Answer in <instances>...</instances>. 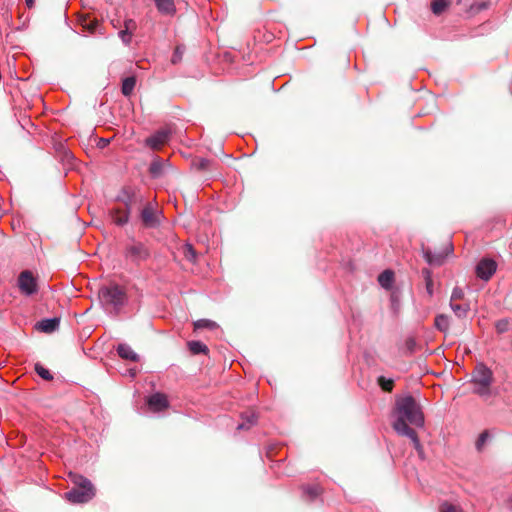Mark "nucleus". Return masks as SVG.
I'll use <instances>...</instances> for the list:
<instances>
[{
    "instance_id": "nucleus-1",
    "label": "nucleus",
    "mask_w": 512,
    "mask_h": 512,
    "mask_svg": "<svg viewBox=\"0 0 512 512\" xmlns=\"http://www.w3.org/2000/svg\"><path fill=\"white\" fill-rule=\"evenodd\" d=\"M397 419L393 423L394 430L401 436L411 439L416 449L420 447L417 433L410 428L408 424L422 426L424 424V416L419 404L411 396H405L396 402Z\"/></svg>"
},
{
    "instance_id": "nucleus-2",
    "label": "nucleus",
    "mask_w": 512,
    "mask_h": 512,
    "mask_svg": "<svg viewBox=\"0 0 512 512\" xmlns=\"http://www.w3.org/2000/svg\"><path fill=\"white\" fill-rule=\"evenodd\" d=\"M70 480L74 487L65 493V498L74 504L87 503L92 500L96 494V490L92 482L86 477L70 473Z\"/></svg>"
},
{
    "instance_id": "nucleus-3",
    "label": "nucleus",
    "mask_w": 512,
    "mask_h": 512,
    "mask_svg": "<svg viewBox=\"0 0 512 512\" xmlns=\"http://www.w3.org/2000/svg\"><path fill=\"white\" fill-rule=\"evenodd\" d=\"M493 382V373L484 364L476 365L471 383L473 384V392L477 395L488 398L491 395V385Z\"/></svg>"
},
{
    "instance_id": "nucleus-4",
    "label": "nucleus",
    "mask_w": 512,
    "mask_h": 512,
    "mask_svg": "<svg viewBox=\"0 0 512 512\" xmlns=\"http://www.w3.org/2000/svg\"><path fill=\"white\" fill-rule=\"evenodd\" d=\"M98 298L105 306H113L118 310L126 302L127 296L125 290L117 284H109L99 288Z\"/></svg>"
},
{
    "instance_id": "nucleus-5",
    "label": "nucleus",
    "mask_w": 512,
    "mask_h": 512,
    "mask_svg": "<svg viewBox=\"0 0 512 512\" xmlns=\"http://www.w3.org/2000/svg\"><path fill=\"white\" fill-rule=\"evenodd\" d=\"M172 138V130L169 127H163L155 131L145 139V145L154 151L160 150L167 145Z\"/></svg>"
},
{
    "instance_id": "nucleus-6",
    "label": "nucleus",
    "mask_w": 512,
    "mask_h": 512,
    "mask_svg": "<svg viewBox=\"0 0 512 512\" xmlns=\"http://www.w3.org/2000/svg\"><path fill=\"white\" fill-rule=\"evenodd\" d=\"M125 256L133 263L140 264L150 258L151 251L145 244L133 241L126 246Z\"/></svg>"
},
{
    "instance_id": "nucleus-7",
    "label": "nucleus",
    "mask_w": 512,
    "mask_h": 512,
    "mask_svg": "<svg viewBox=\"0 0 512 512\" xmlns=\"http://www.w3.org/2000/svg\"><path fill=\"white\" fill-rule=\"evenodd\" d=\"M18 287L23 294L28 296L38 291L37 281L31 271L25 270L19 274Z\"/></svg>"
},
{
    "instance_id": "nucleus-8",
    "label": "nucleus",
    "mask_w": 512,
    "mask_h": 512,
    "mask_svg": "<svg viewBox=\"0 0 512 512\" xmlns=\"http://www.w3.org/2000/svg\"><path fill=\"white\" fill-rule=\"evenodd\" d=\"M452 250L453 246L450 242H447L444 250L438 253H433L430 249L422 246V253L424 259L427 261L428 264L434 266H441L444 263V260L447 257V255L451 253Z\"/></svg>"
},
{
    "instance_id": "nucleus-9",
    "label": "nucleus",
    "mask_w": 512,
    "mask_h": 512,
    "mask_svg": "<svg viewBox=\"0 0 512 512\" xmlns=\"http://www.w3.org/2000/svg\"><path fill=\"white\" fill-rule=\"evenodd\" d=\"M78 25L82 28V33L89 35H101L104 36L105 32L99 21L96 19H90L88 16L81 15L78 18Z\"/></svg>"
},
{
    "instance_id": "nucleus-10",
    "label": "nucleus",
    "mask_w": 512,
    "mask_h": 512,
    "mask_svg": "<svg viewBox=\"0 0 512 512\" xmlns=\"http://www.w3.org/2000/svg\"><path fill=\"white\" fill-rule=\"evenodd\" d=\"M140 219L146 228H156L160 225L159 212L147 204L140 213Z\"/></svg>"
},
{
    "instance_id": "nucleus-11",
    "label": "nucleus",
    "mask_w": 512,
    "mask_h": 512,
    "mask_svg": "<svg viewBox=\"0 0 512 512\" xmlns=\"http://www.w3.org/2000/svg\"><path fill=\"white\" fill-rule=\"evenodd\" d=\"M497 264L492 259L484 258L476 266V275L482 280H489L495 273Z\"/></svg>"
},
{
    "instance_id": "nucleus-12",
    "label": "nucleus",
    "mask_w": 512,
    "mask_h": 512,
    "mask_svg": "<svg viewBox=\"0 0 512 512\" xmlns=\"http://www.w3.org/2000/svg\"><path fill=\"white\" fill-rule=\"evenodd\" d=\"M60 319L58 317L42 319L35 324V328L43 333H52L59 327Z\"/></svg>"
},
{
    "instance_id": "nucleus-13",
    "label": "nucleus",
    "mask_w": 512,
    "mask_h": 512,
    "mask_svg": "<svg viewBox=\"0 0 512 512\" xmlns=\"http://www.w3.org/2000/svg\"><path fill=\"white\" fill-rule=\"evenodd\" d=\"M147 403L153 411H162L168 407L167 398L161 393H155L150 396Z\"/></svg>"
},
{
    "instance_id": "nucleus-14",
    "label": "nucleus",
    "mask_w": 512,
    "mask_h": 512,
    "mask_svg": "<svg viewBox=\"0 0 512 512\" xmlns=\"http://www.w3.org/2000/svg\"><path fill=\"white\" fill-rule=\"evenodd\" d=\"M109 214L116 225L123 226L128 223L130 212L118 207L111 209Z\"/></svg>"
},
{
    "instance_id": "nucleus-15",
    "label": "nucleus",
    "mask_w": 512,
    "mask_h": 512,
    "mask_svg": "<svg viewBox=\"0 0 512 512\" xmlns=\"http://www.w3.org/2000/svg\"><path fill=\"white\" fill-rule=\"evenodd\" d=\"M118 355L125 360L137 362L139 360L138 354L127 344H119L117 347Z\"/></svg>"
},
{
    "instance_id": "nucleus-16",
    "label": "nucleus",
    "mask_w": 512,
    "mask_h": 512,
    "mask_svg": "<svg viewBox=\"0 0 512 512\" xmlns=\"http://www.w3.org/2000/svg\"><path fill=\"white\" fill-rule=\"evenodd\" d=\"M154 2L158 11L162 14L172 15L176 11L174 0H154Z\"/></svg>"
},
{
    "instance_id": "nucleus-17",
    "label": "nucleus",
    "mask_w": 512,
    "mask_h": 512,
    "mask_svg": "<svg viewBox=\"0 0 512 512\" xmlns=\"http://www.w3.org/2000/svg\"><path fill=\"white\" fill-rule=\"evenodd\" d=\"M55 151L59 160H75V156L69 150V148L62 142H57L54 145Z\"/></svg>"
},
{
    "instance_id": "nucleus-18",
    "label": "nucleus",
    "mask_w": 512,
    "mask_h": 512,
    "mask_svg": "<svg viewBox=\"0 0 512 512\" xmlns=\"http://www.w3.org/2000/svg\"><path fill=\"white\" fill-rule=\"evenodd\" d=\"M117 200L123 203L124 210H127L130 212L131 206L134 203H136L137 199H136V196L134 193H132L128 190H123L122 193L120 195H118Z\"/></svg>"
},
{
    "instance_id": "nucleus-19",
    "label": "nucleus",
    "mask_w": 512,
    "mask_h": 512,
    "mask_svg": "<svg viewBox=\"0 0 512 512\" xmlns=\"http://www.w3.org/2000/svg\"><path fill=\"white\" fill-rule=\"evenodd\" d=\"M136 85V78L134 76L126 77L122 80L121 92L124 96L129 97Z\"/></svg>"
},
{
    "instance_id": "nucleus-20",
    "label": "nucleus",
    "mask_w": 512,
    "mask_h": 512,
    "mask_svg": "<svg viewBox=\"0 0 512 512\" xmlns=\"http://www.w3.org/2000/svg\"><path fill=\"white\" fill-rule=\"evenodd\" d=\"M378 281L383 288L389 289L394 281V273L391 270H385L378 276Z\"/></svg>"
},
{
    "instance_id": "nucleus-21",
    "label": "nucleus",
    "mask_w": 512,
    "mask_h": 512,
    "mask_svg": "<svg viewBox=\"0 0 512 512\" xmlns=\"http://www.w3.org/2000/svg\"><path fill=\"white\" fill-rule=\"evenodd\" d=\"M187 345L190 352L194 355L200 353L207 354L209 351L208 347L200 341H189Z\"/></svg>"
},
{
    "instance_id": "nucleus-22",
    "label": "nucleus",
    "mask_w": 512,
    "mask_h": 512,
    "mask_svg": "<svg viewBox=\"0 0 512 512\" xmlns=\"http://www.w3.org/2000/svg\"><path fill=\"white\" fill-rule=\"evenodd\" d=\"M181 252L185 259H187L191 263H196L197 261V252L191 244H185L181 247Z\"/></svg>"
},
{
    "instance_id": "nucleus-23",
    "label": "nucleus",
    "mask_w": 512,
    "mask_h": 512,
    "mask_svg": "<svg viewBox=\"0 0 512 512\" xmlns=\"http://www.w3.org/2000/svg\"><path fill=\"white\" fill-rule=\"evenodd\" d=\"M434 325L439 331L447 332L449 328V317L445 314L437 315Z\"/></svg>"
},
{
    "instance_id": "nucleus-24",
    "label": "nucleus",
    "mask_w": 512,
    "mask_h": 512,
    "mask_svg": "<svg viewBox=\"0 0 512 512\" xmlns=\"http://www.w3.org/2000/svg\"><path fill=\"white\" fill-rule=\"evenodd\" d=\"M450 307L453 310V312L456 314L459 318H464L467 316L470 306L469 304H457V303H450Z\"/></svg>"
},
{
    "instance_id": "nucleus-25",
    "label": "nucleus",
    "mask_w": 512,
    "mask_h": 512,
    "mask_svg": "<svg viewBox=\"0 0 512 512\" xmlns=\"http://www.w3.org/2000/svg\"><path fill=\"white\" fill-rule=\"evenodd\" d=\"M165 171V163L164 162H152L149 166V172L152 177L158 178Z\"/></svg>"
},
{
    "instance_id": "nucleus-26",
    "label": "nucleus",
    "mask_w": 512,
    "mask_h": 512,
    "mask_svg": "<svg viewBox=\"0 0 512 512\" xmlns=\"http://www.w3.org/2000/svg\"><path fill=\"white\" fill-rule=\"evenodd\" d=\"M422 275L424 277V280H425V284H426V291L428 293V295L430 297L433 296V279H432V273L429 269L427 268H424L422 270Z\"/></svg>"
},
{
    "instance_id": "nucleus-27",
    "label": "nucleus",
    "mask_w": 512,
    "mask_h": 512,
    "mask_svg": "<svg viewBox=\"0 0 512 512\" xmlns=\"http://www.w3.org/2000/svg\"><path fill=\"white\" fill-rule=\"evenodd\" d=\"M36 373L46 381H51L53 379V375L51 372L46 369L42 364L36 363L34 367Z\"/></svg>"
},
{
    "instance_id": "nucleus-28",
    "label": "nucleus",
    "mask_w": 512,
    "mask_h": 512,
    "mask_svg": "<svg viewBox=\"0 0 512 512\" xmlns=\"http://www.w3.org/2000/svg\"><path fill=\"white\" fill-rule=\"evenodd\" d=\"M377 383L385 392H391L394 387V381L392 379H386L384 376H379Z\"/></svg>"
},
{
    "instance_id": "nucleus-29",
    "label": "nucleus",
    "mask_w": 512,
    "mask_h": 512,
    "mask_svg": "<svg viewBox=\"0 0 512 512\" xmlns=\"http://www.w3.org/2000/svg\"><path fill=\"white\" fill-rule=\"evenodd\" d=\"M447 7L446 0H434L431 3L432 12L436 15H440Z\"/></svg>"
},
{
    "instance_id": "nucleus-30",
    "label": "nucleus",
    "mask_w": 512,
    "mask_h": 512,
    "mask_svg": "<svg viewBox=\"0 0 512 512\" xmlns=\"http://www.w3.org/2000/svg\"><path fill=\"white\" fill-rule=\"evenodd\" d=\"M216 327H217V324L214 321H211L208 319H200L194 323L195 329H201V328L214 329Z\"/></svg>"
},
{
    "instance_id": "nucleus-31",
    "label": "nucleus",
    "mask_w": 512,
    "mask_h": 512,
    "mask_svg": "<svg viewBox=\"0 0 512 512\" xmlns=\"http://www.w3.org/2000/svg\"><path fill=\"white\" fill-rule=\"evenodd\" d=\"M185 48L183 46H177L173 52L171 62L172 64H177L182 60Z\"/></svg>"
},
{
    "instance_id": "nucleus-32",
    "label": "nucleus",
    "mask_w": 512,
    "mask_h": 512,
    "mask_svg": "<svg viewBox=\"0 0 512 512\" xmlns=\"http://www.w3.org/2000/svg\"><path fill=\"white\" fill-rule=\"evenodd\" d=\"M210 162H193L191 169L194 172L202 173L209 170Z\"/></svg>"
},
{
    "instance_id": "nucleus-33",
    "label": "nucleus",
    "mask_w": 512,
    "mask_h": 512,
    "mask_svg": "<svg viewBox=\"0 0 512 512\" xmlns=\"http://www.w3.org/2000/svg\"><path fill=\"white\" fill-rule=\"evenodd\" d=\"M246 418H247L248 425L243 422L238 425V427H237L238 429H248V428H250L251 425H253L257 421V416L254 412H250L249 415L246 416Z\"/></svg>"
},
{
    "instance_id": "nucleus-34",
    "label": "nucleus",
    "mask_w": 512,
    "mask_h": 512,
    "mask_svg": "<svg viewBox=\"0 0 512 512\" xmlns=\"http://www.w3.org/2000/svg\"><path fill=\"white\" fill-rule=\"evenodd\" d=\"M439 511L440 512H459V508L456 505L445 501L440 504Z\"/></svg>"
},
{
    "instance_id": "nucleus-35",
    "label": "nucleus",
    "mask_w": 512,
    "mask_h": 512,
    "mask_svg": "<svg viewBox=\"0 0 512 512\" xmlns=\"http://www.w3.org/2000/svg\"><path fill=\"white\" fill-rule=\"evenodd\" d=\"M464 298V291L459 288L455 287L452 291L450 303H455L458 300H462Z\"/></svg>"
},
{
    "instance_id": "nucleus-36",
    "label": "nucleus",
    "mask_w": 512,
    "mask_h": 512,
    "mask_svg": "<svg viewBox=\"0 0 512 512\" xmlns=\"http://www.w3.org/2000/svg\"><path fill=\"white\" fill-rule=\"evenodd\" d=\"M488 438H489V433H488V431H483V432L479 435V437H478V439H477V441H476V448H477V450H478V451H481V450H482V448H483V446L485 445V443H486V441H487V439H488Z\"/></svg>"
},
{
    "instance_id": "nucleus-37",
    "label": "nucleus",
    "mask_w": 512,
    "mask_h": 512,
    "mask_svg": "<svg viewBox=\"0 0 512 512\" xmlns=\"http://www.w3.org/2000/svg\"><path fill=\"white\" fill-rule=\"evenodd\" d=\"M495 327L498 333H504L508 331L509 322L506 319H501L496 322Z\"/></svg>"
},
{
    "instance_id": "nucleus-38",
    "label": "nucleus",
    "mask_w": 512,
    "mask_h": 512,
    "mask_svg": "<svg viewBox=\"0 0 512 512\" xmlns=\"http://www.w3.org/2000/svg\"><path fill=\"white\" fill-rule=\"evenodd\" d=\"M118 34H119V37L121 38L122 42L125 45H129L131 43V36H132L131 31L121 30V31H119Z\"/></svg>"
},
{
    "instance_id": "nucleus-39",
    "label": "nucleus",
    "mask_w": 512,
    "mask_h": 512,
    "mask_svg": "<svg viewBox=\"0 0 512 512\" xmlns=\"http://www.w3.org/2000/svg\"><path fill=\"white\" fill-rule=\"evenodd\" d=\"M124 26V30L131 31L136 28V22L133 19H127L124 22Z\"/></svg>"
},
{
    "instance_id": "nucleus-40",
    "label": "nucleus",
    "mask_w": 512,
    "mask_h": 512,
    "mask_svg": "<svg viewBox=\"0 0 512 512\" xmlns=\"http://www.w3.org/2000/svg\"><path fill=\"white\" fill-rule=\"evenodd\" d=\"M415 345L416 341L414 338L410 337L406 340V347L410 352H413Z\"/></svg>"
},
{
    "instance_id": "nucleus-41",
    "label": "nucleus",
    "mask_w": 512,
    "mask_h": 512,
    "mask_svg": "<svg viewBox=\"0 0 512 512\" xmlns=\"http://www.w3.org/2000/svg\"><path fill=\"white\" fill-rule=\"evenodd\" d=\"M110 140L109 139H106V138H99L98 139V142H97V146L100 148V149H104L108 144H109Z\"/></svg>"
},
{
    "instance_id": "nucleus-42",
    "label": "nucleus",
    "mask_w": 512,
    "mask_h": 512,
    "mask_svg": "<svg viewBox=\"0 0 512 512\" xmlns=\"http://www.w3.org/2000/svg\"><path fill=\"white\" fill-rule=\"evenodd\" d=\"M306 492L311 496V497H315L318 495V490L316 488H307L306 489Z\"/></svg>"
},
{
    "instance_id": "nucleus-43",
    "label": "nucleus",
    "mask_w": 512,
    "mask_h": 512,
    "mask_svg": "<svg viewBox=\"0 0 512 512\" xmlns=\"http://www.w3.org/2000/svg\"><path fill=\"white\" fill-rule=\"evenodd\" d=\"M25 2H26V5H27L29 8H31V7L33 6V4H34V0H25Z\"/></svg>"
},
{
    "instance_id": "nucleus-44",
    "label": "nucleus",
    "mask_w": 512,
    "mask_h": 512,
    "mask_svg": "<svg viewBox=\"0 0 512 512\" xmlns=\"http://www.w3.org/2000/svg\"><path fill=\"white\" fill-rule=\"evenodd\" d=\"M129 372H130L132 377H134L136 375V370L135 369H130Z\"/></svg>"
}]
</instances>
